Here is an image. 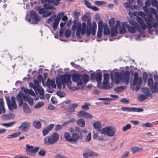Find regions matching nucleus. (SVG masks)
Here are the masks:
<instances>
[{"instance_id":"obj_1","label":"nucleus","mask_w":158,"mask_h":158,"mask_svg":"<svg viewBox=\"0 0 158 158\" xmlns=\"http://www.w3.org/2000/svg\"><path fill=\"white\" fill-rule=\"evenodd\" d=\"M136 20L139 24L135 21H133L131 23L132 25L135 27L130 26L127 22H124V25L127 27L128 31L131 33H134L136 32V29L137 31L141 32V29L143 30H145L147 28V26L143 19L139 17H137Z\"/></svg>"},{"instance_id":"obj_2","label":"nucleus","mask_w":158,"mask_h":158,"mask_svg":"<svg viewBox=\"0 0 158 158\" xmlns=\"http://www.w3.org/2000/svg\"><path fill=\"white\" fill-rule=\"evenodd\" d=\"M86 28V23L83 22L81 26V23L75 22L72 26V29L73 31H75L77 29L76 35L78 38H80L81 37V33L84 35L85 33Z\"/></svg>"},{"instance_id":"obj_3","label":"nucleus","mask_w":158,"mask_h":158,"mask_svg":"<svg viewBox=\"0 0 158 158\" xmlns=\"http://www.w3.org/2000/svg\"><path fill=\"white\" fill-rule=\"evenodd\" d=\"M59 138V134L55 132L45 137L43 139L44 143L45 145L48 146L54 144L58 142Z\"/></svg>"},{"instance_id":"obj_4","label":"nucleus","mask_w":158,"mask_h":158,"mask_svg":"<svg viewBox=\"0 0 158 158\" xmlns=\"http://www.w3.org/2000/svg\"><path fill=\"white\" fill-rule=\"evenodd\" d=\"M63 87L64 88L67 85L68 88L70 90H74V88L71 86L72 82L71 81V76L70 74L65 73L60 76Z\"/></svg>"},{"instance_id":"obj_5","label":"nucleus","mask_w":158,"mask_h":158,"mask_svg":"<svg viewBox=\"0 0 158 158\" xmlns=\"http://www.w3.org/2000/svg\"><path fill=\"white\" fill-rule=\"evenodd\" d=\"M143 9L146 13V16L148 18V19H145V21L147 23V27L150 28L152 27V22L154 20V18L152 14L150 12V8H149L146 6H144Z\"/></svg>"},{"instance_id":"obj_6","label":"nucleus","mask_w":158,"mask_h":158,"mask_svg":"<svg viewBox=\"0 0 158 158\" xmlns=\"http://www.w3.org/2000/svg\"><path fill=\"white\" fill-rule=\"evenodd\" d=\"M26 18L29 22L32 24L37 23L40 19V18L38 17L37 14L34 11H31L29 15H26Z\"/></svg>"},{"instance_id":"obj_7","label":"nucleus","mask_w":158,"mask_h":158,"mask_svg":"<svg viewBox=\"0 0 158 158\" xmlns=\"http://www.w3.org/2000/svg\"><path fill=\"white\" fill-rule=\"evenodd\" d=\"M116 131L115 128L113 127H106L101 129V133L104 135L112 137L114 136Z\"/></svg>"},{"instance_id":"obj_8","label":"nucleus","mask_w":158,"mask_h":158,"mask_svg":"<svg viewBox=\"0 0 158 158\" xmlns=\"http://www.w3.org/2000/svg\"><path fill=\"white\" fill-rule=\"evenodd\" d=\"M39 149V148L38 147H34L33 146L27 144L25 151L28 155L33 156L35 155Z\"/></svg>"},{"instance_id":"obj_9","label":"nucleus","mask_w":158,"mask_h":158,"mask_svg":"<svg viewBox=\"0 0 158 158\" xmlns=\"http://www.w3.org/2000/svg\"><path fill=\"white\" fill-rule=\"evenodd\" d=\"M142 79L141 77H138V74L135 72L134 73V78L133 81V85L135 86V90L138 91L140 89L141 85Z\"/></svg>"},{"instance_id":"obj_10","label":"nucleus","mask_w":158,"mask_h":158,"mask_svg":"<svg viewBox=\"0 0 158 158\" xmlns=\"http://www.w3.org/2000/svg\"><path fill=\"white\" fill-rule=\"evenodd\" d=\"M29 86L30 87L33 88L36 94H40L39 97L40 99H43L44 98V90L42 87L39 89L33 83L31 82L29 83Z\"/></svg>"},{"instance_id":"obj_11","label":"nucleus","mask_w":158,"mask_h":158,"mask_svg":"<svg viewBox=\"0 0 158 158\" xmlns=\"http://www.w3.org/2000/svg\"><path fill=\"white\" fill-rule=\"evenodd\" d=\"M148 86L151 89L152 93H154L158 89V82H155L153 85V81L152 78H149L148 80Z\"/></svg>"},{"instance_id":"obj_12","label":"nucleus","mask_w":158,"mask_h":158,"mask_svg":"<svg viewBox=\"0 0 158 158\" xmlns=\"http://www.w3.org/2000/svg\"><path fill=\"white\" fill-rule=\"evenodd\" d=\"M114 77L112 74H110V78L112 80L114 79V82L116 84H119L120 83L121 81L123 80V74L122 73L118 72L114 73Z\"/></svg>"},{"instance_id":"obj_13","label":"nucleus","mask_w":158,"mask_h":158,"mask_svg":"<svg viewBox=\"0 0 158 158\" xmlns=\"http://www.w3.org/2000/svg\"><path fill=\"white\" fill-rule=\"evenodd\" d=\"M109 75L108 73H105L103 75V88L104 89H110L112 87V85L108 83L109 80Z\"/></svg>"},{"instance_id":"obj_14","label":"nucleus","mask_w":158,"mask_h":158,"mask_svg":"<svg viewBox=\"0 0 158 158\" xmlns=\"http://www.w3.org/2000/svg\"><path fill=\"white\" fill-rule=\"evenodd\" d=\"M89 80V76L86 74H84L81 76V80L78 83H77V87L76 89H79L81 88L79 86H81L83 84V83L86 84L88 81Z\"/></svg>"},{"instance_id":"obj_15","label":"nucleus","mask_w":158,"mask_h":158,"mask_svg":"<svg viewBox=\"0 0 158 158\" xmlns=\"http://www.w3.org/2000/svg\"><path fill=\"white\" fill-rule=\"evenodd\" d=\"M90 77L92 81H96L98 83H100L102 81V76L101 72H98L95 74L93 73H91Z\"/></svg>"},{"instance_id":"obj_16","label":"nucleus","mask_w":158,"mask_h":158,"mask_svg":"<svg viewBox=\"0 0 158 158\" xmlns=\"http://www.w3.org/2000/svg\"><path fill=\"white\" fill-rule=\"evenodd\" d=\"M64 13L63 12L59 13L57 15V16L56 19H54V21L52 24L54 31H55L56 30L59 21L60 20L61 18L63 15H64Z\"/></svg>"},{"instance_id":"obj_17","label":"nucleus","mask_w":158,"mask_h":158,"mask_svg":"<svg viewBox=\"0 0 158 158\" xmlns=\"http://www.w3.org/2000/svg\"><path fill=\"white\" fill-rule=\"evenodd\" d=\"M31 126L30 122L25 121L22 123L19 127L18 130L21 131L22 132H26L29 129Z\"/></svg>"},{"instance_id":"obj_18","label":"nucleus","mask_w":158,"mask_h":158,"mask_svg":"<svg viewBox=\"0 0 158 158\" xmlns=\"http://www.w3.org/2000/svg\"><path fill=\"white\" fill-rule=\"evenodd\" d=\"M87 30L86 32V35L87 36H89L91 33L92 29V23L91 20L88 19L87 21Z\"/></svg>"},{"instance_id":"obj_19","label":"nucleus","mask_w":158,"mask_h":158,"mask_svg":"<svg viewBox=\"0 0 158 158\" xmlns=\"http://www.w3.org/2000/svg\"><path fill=\"white\" fill-rule=\"evenodd\" d=\"M23 94L20 91L16 96V98L18 103V106L19 107L22 106L23 103L22 98Z\"/></svg>"},{"instance_id":"obj_20","label":"nucleus","mask_w":158,"mask_h":158,"mask_svg":"<svg viewBox=\"0 0 158 158\" xmlns=\"http://www.w3.org/2000/svg\"><path fill=\"white\" fill-rule=\"evenodd\" d=\"M77 104L74 103L71 105L69 108L67 109L66 110L69 113V114H71L72 113L74 112L75 111V109L78 106Z\"/></svg>"},{"instance_id":"obj_21","label":"nucleus","mask_w":158,"mask_h":158,"mask_svg":"<svg viewBox=\"0 0 158 158\" xmlns=\"http://www.w3.org/2000/svg\"><path fill=\"white\" fill-rule=\"evenodd\" d=\"M79 138V136L77 133H73L71 136V143H76L77 142V140Z\"/></svg>"},{"instance_id":"obj_22","label":"nucleus","mask_w":158,"mask_h":158,"mask_svg":"<svg viewBox=\"0 0 158 158\" xmlns=\"http://www.w3.org/2000/svg\"><path fill=\"white\" fill-rule=\"evenodd\" d=\"M46 85L48 88L52 87L53 88H55L56 87L54 81L52 80L49 78L47 80Z\"/></svg>"},{"instance_id":"obj_23","label":"nucleus","mask_w":158,"mask_h":158,"mask_svg":"<svg viewBox=\"0 0 158 158\" xmlns=\"http://www.w3.org/2000/svg\"><path fill=\"white\" fill-rule=\"evenodd\" d=\"M81 75L78 73H74L72 76V81L74 82L78 83L81 80Z\"/></svg>"},{"instance_id":"obj_24","label":"nucleus","mask_w":158,"mask_h":158,"mask_svg":"<svg viewBox=\"0 0 158 158\" xmlns=\"http://www.w3.org/2000/svg\"><path fill=\"white\" fill-rule=\"evenodd\" d=\"M32 125L33 127L37 129H39L41 127V123L38 120H35L33 121Z\"/></svg>"},{"instance_id":"obj_25","label":"nucleus","mask_w":158,"mask_h":158,"mask_svg":"<svg viewBox=\"0 0 158 158\" xmlns=\"http://www.w3.org/2000/svg\"><path fill=\"white\" fill-rule=\"evenodd\" d=\"M131 150L133 154H135L137 152H142L143 149L139 147L135 146L131 148Z\"/></svg>"},{"instance_id":"obj_26","label":"nucleus","mask_w":158,"mask_h":158,"mask_svg":"<svg viewBox=\"0 0 158 158\" xmlns=\"http://www.w3.org/2000/svg\"><path fill=\"white\" fill-rule=\"evenodd\" d=\"M4 102L2 98H0V114L1 113H5V109L3 106Z\"/></svg>"},{"instance_id":"obj_27","label":"nucleus","mask_w":158,"mask_h":158,"mask_svg":"<svg viewBox=\"0 0 158 158\" xmlns=\"http://www.w3.org/2000/svg\"><path fill=\"white\" fill-rule=\"evenodd\" d=\"M76 123L78 125L81 127H83L85 126V122L83 118L79 119L76 121Z\"/></svg>"},{"instance_id":"obj_28","label":"nucleus","mask_w":158,"mask_h":158,"mask_svg":"<svg viewBox=\"0 0 158 158\" xmlns=\"http://www.w3.org/2000/svg\"><path fill=\"white\" fill-rule=\"evenodd\" d=\"M55 80L57 87L59 89H61L62 84L61 78H60L59 77H57L56 78Z\"/></svg>"},{"instance_id":"obj_29","label":"nucleus","mask_w":158,"mask_h":158,"mask_svg":"<svg viewBox=\"0 0 158 158\" xmlns=\"http://www.w3.org/2000/svg\"><path fill=\"white\" fill-rule=\"evenodd\" d=\"M149 97V96L148 95L142 94L139 95L138 97V99L139 101L142 102L148 98Z\"/></svg>"},{"instance_id":"obj_30","label":"nucleus","mask_w":158,"mask_h":158,"mask_svg":"<svg viewBox=\"0 0 158 158\" xmlns=\"http://www.w3.org/2000/svg\"><path fill=\"white\" fill-rule=\"evenodd\" d=\"M141 90L142 92L145 94L148 95V96H149L150 95L152 96V95L151 94L150 89L148 87H145L144 88H142Z\"/></svg>"},{"instance_id":"obj_31","label":"nucleus","mask_w":158,"mask_h":158,"mask_svg":"<svg viewBox=\"0 0 158 158\" xmlns=\"http://www.w3.org/2000/svg\"><path fill=\"white\" fill-rule=\"evenodd\" d=\"M23 109L26 114L29 113L31 112L30 110L26 103H24L23 105Z\"/></svg>"},{"instance_id":"obj_32","label":"nucleus","mask_w":158,"mask_h":158,"mask_svg":"<svg viewBox=\"0 0 158 158\" xmlns=\"http://www.w3.org/2000/svg\"><path fill=\"white\" fill-rule=\"evenodd\" d=\"M9 110L12 111L13 109H16L17 107L16 104L12 103L11 102L7 105Z\"/></svg>"},{"instance_id":"obj_33","label":"nucleus","mask_w":158,"mask_h":158,"mask_svg":"<svg viewBox=\"0 0 158 158\" xmlns=\"http://www.w3.org/2000/svg\"><path fill=\"white\" fill-rule=\"evenodd\" d=\"M64 137L67 141L71 143V137L69 132H65L64 134Z\"/></svg>"},{"instance_id":"obj_34","label":"nucleus","mask_w":158,"mask_h":158,"mask_svg":"<svg viewBox=\"0 0 158 158\" xmlns=\"http://www.w3.org/2000/svg\"><path fill=\"white\" fill-rule=\"evenodd\" d=\"M13 117V114H5L2 116V119L5 120L9 119L12 118Z\"/></svg>"},{"instance_id":"obj_35","label":"nucleus","mask_w":158,"mask_h":158,"mask_svg":"<svg viewBox=\"0 0 158 158\" xmlns=\"http://www.w3.org/2000/svg\"><path fill=\"white\" fill-rule=\"evenodd\" d=\"M111 29L110 36L113 37L116 35L118 34L117 29L114 27L111 28Z\"/></svg>"},{"instance_id":"obj_36","label":"nucleus","mask_w":158,"mask_h":158,"mask_svg":"<svg viewBox=\"0 0 158 158\" xmlns=\"http://www.w3.org/2000/svg\"><path fill=\"white\" fill-rule=\"evenodd\" d=\"M89 156L91 157H97L98 156V154L96 152L92 151L90 150L89 151Z\"/></svg>"},{"instance_id":"obj_37","label":"nucleus","mask_w":158,"mask_h":158,"mask_svg":"<svg viewBox=\"0 0 158 158\" xmlns=\"http://www.w3.org/2000/svg\"><path fill=\"white\" fill-rule=\"evenodd\" d=\"M61 0H46V1L49 3H52L55 6H57L60 3L59 2Z\"/></svg>"},{"instance_id":"obj_38","label":"nucleus","mask_w":158,"mask_h":158,"mask_svg":"<svg viewBox=\"0 0 158 158\" xmlns=\"http://www.w3.org/2000/svg\"><path fill=\"white\" fill-rule=\"evenodd\" d=\"M93 126L96 129H99L101 126V124L100 122L96 121L94 123Z\"/></svg>"},{"instance_id":"obj_39","label":"nucleus","mask_w":158,"mask_h":158,"mask_svg":"<svg viewBox=\"0 0 158 158\" xmlns=\"http://www.w3.org/2000/svg\"><path fill=\"white\" fill-rule=\"evenodd\" d=\"M90 105V103L89 102H85L84 105L82 106L81 108L82 109L85 110H87L89 109V106Z\"/></svg>"},{"instance_id":"obj_40","label":"nucleus","mask_w":158,"mask_h":158,"mask_svg":"<svg viewBox=\"0 0 158 158\" xmlns=\"http://www.w3.org/2000/svg\"><path fill=\"white\" fill-rule=\"evenodd\" d=\"M43 7L45 9H49L50 10H55V8L53 7L51 4L49 3L45 4L43 6Z\"/></svg>"},{"instance_id":"obj_41","label":"nucleus","mask_w":158,"mask_h":158,"mask_svg":"<svg viewBox=\"0 0 158 158\" xmlns=\"http://www.w3.org/2000/svg\"><path fill=\"white\" fill-rule=\"evenodd\" d=\"M115 21L113 18H111L109 22V25L110 28L114 27Z\"/></svg>"},{"instance_id":"obj_42","label":"nucleus","mask_w":158,"mask_h":158,"mask_svg":"<svg viewBox=\"0 0 158 158\" xmlns=\"http://www.w3.org/2000/svg\"><path fill=\"white\" fill-rule=\"evenodd\" d=\"M56 15H52L49 19L46 20V22L48 24H50L52 22L53 20L54 21V19H56Z\"/></svg>"},{"instance_id":"obj_43","label":"nucleus","mask_w":158,"mask_h":158,"mask_svg":"<svg viewBox=\"0 0 158 158\" xmlns=\"http://www.w3.org/2000/svg\"><path fill=\"white\" fill-rule=\"evenodd\" d=\"M86 111L84 110H80L77 113V116L79 118L84 117Z\"/></svg>"},{"instance_id":"obj_44","label":"nucleus","mask_w":158,"mask_h":158,"mask_svg":"<svg viewBox=\"0 0 158 158\" xmlns=\"http://www.w3.org/2000/svg\"><path fill=\"white\" fill-rule=\"evenodd\" d=\"M143 111V109L141 108H137L135 107H132L131 111L140 112Z\"/></svg>"},{"instance_id":"obj_45","label":"nucleus","mask_w":158,"mask_h":158,"mask_svg":"<svg viewBox=\"0 0 158 158\" xmlns=\"http://www.w3.org/2000/svg\"><path fill=\"white\" fill-rule=\"evenodd\" d=\"M110 96L112 98H108V102H110L113 100H116V99L118 98V96L117 95H114L113 94H110Z\"/></svg>"},{"instance_id":"obj_46","label":"nucleus","mask_w":158,"mask_h":158,"mask_svg":"<svg viewBox=\"0 0 158 158\" xmlns=\"http://www.w3.org/2000/svg\"><path fill=\"white\" fill-rule=\"evenodd\" d=\"M44 105V103L43 102H39L34 106V108H35L37 109L43 106Z\"/></svg>"},{"instance_id":"obj_47","label":"nucleus","mask_w":158,"mask_h":158,"mask_svg":"<svg viewBox=\"0 0 158 158\" xmlns=\"http://www.w3.org/2000/svg\"><path fill=\"white\" fill-rule=\"evenodd\" d=\"M124 6L127 10H128L130 9L131 8V7H132L133 6L131 5L128 2H125L124 3Z\"/></svg>"},{"instance_id":"obj_48","label":"nucleus","mask_w":158,"mask_h":158,"mask_svg":"<svg viewBox=\"0 0 158 158\" xmlns=\"http://www.w3.org/2000/svg\"><path fill=\"white\" fill-rule=\"evenodd\" d=\"M84 117L86 119H91L93 118L92 114L86 111Z\"/></svg>"},{"instance_id":"obj_49","label":"nucleus","mask_w":158,"mask_h":158,"mask_svg":"<svg viewBox=\"0 0 158 158\" xmlns=\"http://www.w3.org/2000/svg\"><path fill=\"white\" fill-rule=\"evenodd\" d=\"M124 89L123 86L118 87L115 88L114 90L116 92L119 93L123 91Z\"/></svg>"},{"instance_id":"obj_50","label":"nucleus","mask_w":158,"mask_h":158,"mask_svg":"<svg viewBox=\"0 0 158 158\" xmlns=\"http://www.w3.org/2000/svg\"><path fill=\"white\" fill-rule=\"evenodd\" d=\"M15 123V122H10L9 123H2V125L6 127H8L11 126L12 125L14 124Z\"/></svg>"},{"instance_id":"obj_51","label":"nucleus","mask_w":158,"mask_h":158,"mask_svg":"<svg viewBox=\"0 0 158 158\" xmlns=\"http://www.w3.org/2000/svg\"><path fill=\"white\" fill-rule=\"evenodd\" d=\"M122 24L123 25V27L120 28L119 32L121 34H124L126 32V29L125 28V27H126L124 23L123 24L122 23Z\"/></svg>"},{"instance_id":"obj_52","label":"nucleus","mask_w":158,"mask_h":158,"mask_svg":"<svg viewBox=\"0 0 158 158\" xmlns=\"http://www.w3.org/2000/svg\"><path fill=\"white\" fill-rule=\"evenodd\" d=\"M56 93L57 95L60 98L64 97L65 96V94L61 91H58Z\"/></svg>"},{"instance_id":"obj_53","label":"nucleus","mask_w":158,"mask_h":158,"mask_svg":"<svg viewBox=\"0 0 158 158\" xmlns=\"http://www.w3.org/2000/svg\"><path fill=\"white\" fill-rule=\"evenodd\" d=\"M131 127V124H127L125 126L123 127V131H125L127 130L130 129Z\"/></svg>"},{"instance_id":"obj_54","label":"nucleus","mask_w":158,"mask_h":158,"mask_svg":"<svg viewBox=\"0 0 158 158\" xmlns=\"http://www.w3.org/2000/svg\"><path fill=\"white\" fill-rule=\"evenodd\" d=\"M46 152L45 150L43 149H41L38 152L39 155L42 156H44L45 155Z\"/></svg>"},{"instance_id":"obj_55","label":"nucleus","mask_w":158,"mask_h":158,"mask_svg":"<svg viewBox=\"0 0 158 158\" xmlns=\"http://www.w3.org/2000/svg\"><path fill=\"white\" fill-rule=\"evenodd\" d=\"M37 10L38 11L39 13L41 14H44L45 12V10L44 8H41L40 7L37 8Z\"/></svg>"},{"instance_id":"obj_56","label":"nucleus","mask_w":158,"mask_h":158,"mask_svg":"<svg viewBox=\"0 0 158 158\" xmlns=\"http://www.w3.org/2000/svg\"><path fill=\"white\" fill-rule=\"evenodd\" d=\"M132 107L129 108L126 107H123L121 108V110L124 111H131Z\"/></svg>"},{"instance_id":"obj_57","label":"nucleus","mask_w":158,"mask_h":158,"mask_svg":"<svg viewBox=\"0 0 158 158\" xmlns=\"http://www.w3.org/2000/svg\"><path fill=\"white\" fill-rule=\"evenodd\" d=\"M142 126L143 127H152L151 124L149 122H147L145 123H143Z\"/></svg>"},{"instance_id":"obj_58","label":"nucleus","mask_w":158,"mask_h":158,"mask_svg":"<svg viewBox=\"0 0 158 158\" xmlns=\"http://www.w3.org/2000/svg\"><path fill=\"white\" fill-rule=\"evenodd\" d=\"M49 132L50 131L47 128H44L42 131L43 135L44 136H45L48 134Z\"/></svg>"},{"instance_id":"obj_59","label":"nucleus","mask_w":158,"mask_h":158,"mask_svg":"<svg viewBox=\"0 0 158 158\" xmlns=\"http://www.w3.org/2000/svg\"><path fill=\"white\" fill-rule=\"evenodd\" d=\"M110 30L108 28H105L104 32H103V34L104 35H108L110 34Z\"/></svg>"},{"instance_id":"obj_60","label":"nucleus","mask_w":158,"mask_h":158,"mask_svg":"<svg viewBox=\"0 0 158 158\" xmlns=\"http://www.w3.org/2000/svg\"><path fill=\"white\" fill-rule=\"evenodd\" d=\"M51 12L50 11H48L47 12H45L44 13V14L42 15V17H46L48 16H49L51 15Z\"/></svg>"},{"instance_id":"obj_61","label":"nucleus","mask_w":158,"mask_h":158,"mask_svg":"<svg viewBox=\"0 0 158 158\" xmlns=\"http://www.w3.org/2000/svg\"><path fill=\"white\" fill-rule=\"evenodd\" d=\"M120 102H121L123 103L127 104L129 102V100L128 99L124 98L121 99Z\"/></svg>"},{"instance_id":"obj_62","label":"nucleus","mask_w":158,"mask_h":158,"mask_svg":"<svg viewBox=\"0 0 158 158\" xmlns=\"http://www.w3.org/2000/svg\"><path fill=\"white\" fill-rule=\"evenodd\" d=\"M123 78H124L129 77V73L128 71H126L125 73H123Z\"/></svg>"},{"instance_id":"obj_63","label":"nucleus","mask_w":158,"mask_h":158,"mask_svg":"<svg viewBox=\"0 0 158 158\" xmlns=\"http://www.w3.org/2000/svg\"><path fill=\"white\" fill-rule=\"evenodd\" d=\"M104 3V2L103 1H96L95 2V4L99 6L103 5Z\"/></svg>"},{"instance_id":"obj_64","label":"nucleus","mask_w":158,"mask_h":158,"mask_svg":"<svg viewBox=\"0 0 158 158\" xmlns=\"http://www.w3.org/2000/svg\"><path fill=\"white\" fill-rule=\"evenodd\" d=\"M14 158H30V157L27 156L18 155L15 156Z\"/></svg>"}]
</instances>
